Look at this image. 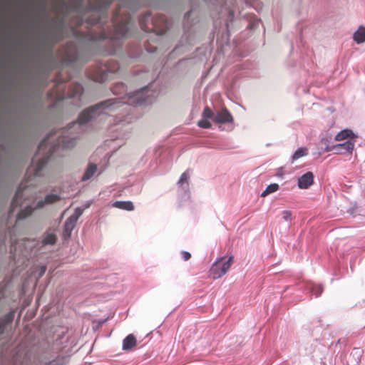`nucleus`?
I'll list each match as a JSON object with an SVG mask.
<instances>
[{
    "label": "nucleus",
    "instance_id": "1",
    "mask_svg": "<svg viewBox=\"0 0 365 365\" xmlns=\"http://www.w3.org/2000/svg\"><path fill=\"white\" fill-rule=\"evenodd\" d=\"M128 101H116L114 99H108L97 103L94 106L82 112L77 121L70 123L62 133L64 135L60 143L63 147H71L75 144L76 138L73 136L77 129L79 132H83L92 127L94 123H101L109 118V113L118 108L123 103L133 106L146 105L147 93H128Z\"/></svg>",
    "mask_w": 365,
    "mask_h": 365
},
{
    "label": "nucleus",
    "instance_id": "2",
    "mask_svg": "<svg viewBox=\"0 0 365 365\" xmlns=\"http://www.w3.org/2000/svg\"><path fill=\"white\" fill-rule=\"evenodd\" d=\"M233 263V257L230 256L227 259L225 257H220L213 263L210 272L214 279H218L222 277L229 270Z\"/></svg>",
    "mask_w": 365,
    "mask_h": 365
},
{
    "label": "nucleus",
    "instance_id": "3",
    "mask_svg": "<svg viewBox=\"0 0 365 365\" xmlns=\"http://www.w3.org/2000/svg\"><path fill=\"white\" fill-rule=\"evenodd\" d=\"M117 69H110L107 66L97 68L91 74V78L96 82L103 83L104 81L112 78L116 73Z\"/></svg>",
    "mask_w": 365,
    "mask_h": 365
},
{
    "label": "nucleus",
    "instance_id": "4",
    "mask_svg": "<svg viewBox=\"0 0 365 365\" xmlns=\"http://www.w3.org/2000/svg\"><path fill=\"white\" fill-rule=\"evenodd\" d=\"M314 183V174L307 172L298 178L297 185L300 189H308Z\"/></svg>",
    "mask_w": 365,
    "mask_h": 365
},
{
    "label": "nucleus",
    "instance_id": "5",
    "mask_svg": "<svg viewBox=\"0 0 365 365\" xmlns=\"http://www.w3.org/2000/svg\"><path fill=\"white\" fill-rule=\"evenodd\" d=\"M61 200V196L58 194L49 193L45 196L42 200H39L35 208H42L46 205H51Z\"/></svg>",
    "mask_w": 365,
    "mask_h": 365
},
{
    "label": "nucleus",
    "instance_id": "6",
    "mask_svg": "<svg viewBox=\"0 0 365 365\" xmlns=\"http://www.w3.org/2000/svg\"><path fill=\"white\" fill-rule=\"evenodd\" d=\"M232 115L227 109H222L215 113V122L217 123H232Z\"/></svg>",
    "mask_w": 365,
    "mask_h": 365
},
{
    "label": "nucleus",
    "instance_id": "7",
    "mask_svg": "<svg viewBox=\"0 0 365 365\" xmlns=\"http://www.w3.org/2000/svg\"><path fill=\"white\" fill-rule=\"evenodd\" d=\"M76 222H77V221H76L71 217H69L66 220V221L65 222V224H64L63 232L64 238L66 239V238H69L71 237V232L74 229V227L76 225Z\"/></svg>",
    "mask_w": 365,
    "mask_h": 365
},
{
    "label": "nucleus",
    "instance_id": "8",
    "mask_svg": "<svg viewBox=\"0 0 365 365\" xmlns=\"http://www.w3.org/2000/svg\"><path fill=\"white\" fill-rule=\"evenodd\" d=\"M69 94V97L68 98V101L69 103L73 105L74 106H81V99L84 97L85 93H67Z\"/></svg>",
    "mask_w": 365,
    "mask_h": 365
},
{
    "label": "nucleus",
    "instance_id": "9",
    "mask_svg": "<svg viewBox=\"0 0 365 365\" xmlns=\"http://www.w3.org/2000/svg\"><path fill=\"white\" fill-rule=\"evenodd\" d=\"M354 147V143L348 140L342 143H339L335 145L334 150L336 153L351 152Z\"/></svg>",
    "mask_w": 365,
    "mask_h": 365
},
{
    "label": "nucleus",
    "instance_id": "10",
    "mask_svg": "<svg viewBox=\"0 0 365 365\" xmlns=\"http://www.w3.org/2000/svg\"><path fill=\"white\" fill-rule=\"evenodd\" d=\"M353 38L358 44L365 42V27L360 26L354 33Z\"/></svg>",
    "mask_w": 365,
    "mask_h": 365
},
{
    "label": "nucleus",
    "instance_id": "11",
    "mask_svg": "<svg viewBox=\"0 0 365 365\" xmlns=\"http://www.w3.org/2000/svg\"><path fill=\"white\" fill-rule=\"evenodd\" d=\"M136 344V339L133 334L128 335L123 341V349L129 350Z\"/></svg>",
    "mask_w": 365,
    "mask_h": 365
},
{
    "label": "nucleus",
    "instance_id": "12",
    "mask_svg": "<svg viewBox=\"0 0 365 365\" xmlns=\"http://www.w3.org/2000/svg\"><path fill=\"white\" fill-rule=\"evenodd\" d=\"M97 171V166L96 165L93 163H90L85 171L81 180L82 181H86L90 180L96 173Z\"/></svg>",
    "mask_w": 365,
    "mask_h": 365
},
{
    "label": "nucleus",
    "instance_id": "13",
    "mask_svg": "<svg viewBox=\"0 0 365 365\" xmlns=\"http://www.w3.org/2000/svg\"><path fill=\"white\" fill-rule=\"evenodd\" d=\"M113 206L121 210L131 211L134 210V205L130 201H115Z\"/></svg>",
    "mask_w": 365,
    "mask_h": 365
},
{
    "label": "nucleus",
    "instance_id": "14",
    "mask_svg": "<svg viewBox=\"0 0 365 365\" xmlns=\"http://www.w3.org/2000/svg\"><path fill=\"white\" fill-rule=\"evenodd\" d=\"M354 135L352 130H351L349 129H344L343 130H341L336 135L335 140L336 141H341V140H345L346 138H349L350 137H353Z\"/></svg>",
    "mask_w": 365,
    "mask_h": 365
},
{
    "label": "nucleus",
    "instance_id": "15",
    "mask_svg": "<svg viewBox=\"0 0 365 365\" xmlns=\"http://www.w3.org/2000/svg\"><path fill=\"white\" fill-rule=\"evenodd\" d=\"M307 289L312 292V294L314 295L316 297H318L320 296L322 292H323V287L320 284H316L314 283H311L308 285Z\"/></svg>",
    "mask_w": 365,
    "mask_h": 365
},
{
    "label": "nucleus",
    "instance_id": "16",
    "mask_svg": "<svg viewBox=\"0 0 365 365\" xmlns=\"http://www.w3.org/2000/svg\"><path fill=\"white\" fill-rule=\"evenodd\" d=\"M188 178H189L188 172L185 171V172H184L181 175V176H180V179H179V180L178 182L180 187L182 190H186L187 189V186H188V185H187V180H188Z\"/></svg>",
    "mask_w": 365,
    "mask_h": 365
},
{
    "label": "nucleus",
    "instance_id": "17",
    "mask_svg": "<svg viewBox=\"0 0 365 365\" xmlns=\"http://www.w3.org/2000/svg\"><path fill=\"white\" fill-rule=\"evenodd\" d=\"M56 236L53 233H47L42 240L43 246L53 245L56 243Z\"/></svg>",
    "mask_w": 365,
    "mask_h": 365
},
{
    "label": "nucleus",
    "instance_id": "18",
    "mask_svg": "<svg viewBox=\"0 0 365 365\" xmlns=\"http://www.w3.org/2000/svg\"><path fill=\"white\" fill-rule=\"evenodd\" d=\"M308 154V150L304 148H299L292 155V161L294 162Z\"/></svg>",
    "mask_w": 365,
    "mask_h": 365
},
{
    "label": "nucleus",
    "instance_id": "19",
    "mask_svg": "<svg viewBox=\"0 0 365 365\" xmlns=\"http://www.w3.org/2000/svg\"><path fill=\"white\" fill-rule=\"evenodd\" d=\"M21 201V193L19 190H17L15 195L14 196L10 206V212L14 210L19 205Z\"/></svg>",
    "mask_w": 365,
    "mask_h": 365
},
{
    "label": "nucleus",
    "instance_id": "20",
    "mask_svg": "<svg viewBox=\"0 0 365 365\" xmlns=\"http://www.w3.org/2000/svg\"><path fill=\"white\" fill-rule=\"evenodd\" d=\"M279 189V185L277 183H272L269 185L266 189L262 192L261 196L264 197L270 193L277 191Z\"/></svg>",
    "mask_w": 365,
    "mask_h": 365
},
{
    "label": "nucleus",
    "instance_id": "21",
    "mask_svg": "<svg viewBox=\"0 0 365 365\" xmlns=\"http://www.w3.org/2000/svg\"><path fill=\"white\" fill-rule=\"evenodd\" d=\"M215 113L210 108L206 106L202 113V118L206 119H211L215 122Z\"/></svg>",
    "mask_w": 365,
    "mask_h": 365
},
{
    "label": "nucleus",
    "instance_id": "22",
    "mask_svg": "<svg viewBox=\"0 0 365 365\" xmlns=\"http://www.w3.org/2000/svg\"><path fill=\"white\" fill-rule=\"evenodd\" d=\"M321 144L324 145V148H322L324 152H329L334 150L335 148V146H331L329 145L328 138H323L321 140Z\"/></svg>",
    "mask_w": 365,
    "mask_h": 365
},
{
    "label": "nucleus",
    "instance_id": "23",
    "mask_svg": "<svg viewBox=\"0 0 365 365\" xmlns=\"http://www.w3.org/2000/svg\"><path fill=\"white\" fill-rule=\"evenodd\" d=\"M84 211V208L81 207H78L75 209L74 212L70 217L74 219L76 221H78V218L81 216Z\"/></svg>",
    "mask_w": 365,
    "mask_h": 365
},
{
    "label": "nucleus",
    "instance_id": "24",
    "mask_svg": "<svg viewBox=\"0 0 365 365\" xmlns=\"http://www.w3.org/2000/svg\"><path fill=\"white\" fill-rule=\"evenodd\" d=\"M197 125L202 128H211V123L208 120V119L203 118L197 122Z\"/></svg>",
    "mask_w": 365,
    "mask_h": 365
},
{
    "label": "nucleus",
    "instance_id": "25",
    "mask_svg": "<svg viewBox=\"0 0 365 365\" xmlns=\"http://www.w3.org/2000/svg\"><path fill=\"white\" fill-rule=\"evenodd\" d=\"M48 141H49V137L48 136L40 142V143L38 146V151H37L38 153H40L41 151H43L46 148V146L48 143Z\"/></svg>",
    "mask_w": 365,
    "mask_h": 365
},
{
    "label": "nucleus",
    "instance_id": "26",
    "mask_svg": "<svg viewBox=\"0 0 365 365\" xmlns=\"http://www.w3.org/2000/svg\"><path fill=\"white\" fill-rule=\"evenodd\" d=\"M32 210H33V209L31 207H29L28 211L27 210L20 211L18 214V217L19 219L26 217L27 215H30L32 212Z\"/></svg>",
    "mask_w": 365,
    "mask_h": 365
},
{
    "label": "nucleus",
    "instance_id": "27",
    "mask_svg": "<svg viewBox=\"0 0 365 365\" xmlns=\"http://www.w3.org/2000/svg\"><path fill=\"white\" fill-rule=\"evenodd\" d=\"M14 318V314L12 312L6 314L1 322L6 324V326L10 324Z\"/></svg>",
    "mask_w": 365,
    "mask_h": 365
},
{
    "label": "nucleus",
    "instance_id": "28",
    "mask_svg": "<svg viewBox=\"0 0 365 365\" xmlns=\"http://www.w3.org/2000/svg\"><path fill=\"white\" fill-rule=\"evenodd\" d=\"M181 257L185 261H187L190 259L191 255L189 252L187 251H182L181 252Z\"/></svg>",
    "mask_w": 365,
    "mask_h": 365
},
{
    "label": "nucleus",
    "instance_id": "29",
    "mask_svg": "<svg viewBox=\"0 0 365 365\" xmlns=\"http://www.w3.org/2000/svg\"><path fill=\"white\" fill-rule=\"evenodd\" d=\"M282 217L284 220L289 221L291 219V212L289 211H284Z\"/></svg>",
    "mask_w": 365,
    "mask_h": 365
},
{
    "label": "nucleus",
    "instance_id": "30",
    "mask_svg": "<svg viewBox=\"0 0 365 365\" xmlns=\"http://www.w3.org/2000/svg\"><path fill=\"white\" fill-rule=\"evenodd\" d=\"M6 324H4L3 322H0V335L3 334L6 329Z\"/></svg>",
    "mask_w": 365,
    "mask_h": 365
},
{
    "label": "nucleus",
    "instance_id": "31",
    "mask_svg": "<svg viewBox=\"0 0 365 365\" xmlns=\"http://www.w3.org/2000/svg\"><path fill=\"white\" fill-rule=\"evenodd\" d=\"M45 272H46V267H42L41 268L38 277H41L45 273Z\"/></svg>",
    "mask_w": 365,
    "mask_h": 365
},
{
    "label": "nucleus",
    "instance_id": "32",
    "mask_svg": "<svg viewBox=\"0 0 365 365\" xmlns=\"http://www.w3.org/2000/svg\"><path fill=\"white\" fill-rule=\"evenodd\" d=\"M125 30L124 31V32H123V36H125V37H126V36H128V29H127V26H125Z\"/></svg>",
    "mask_w": 365,
    "mask_h": 365
},
{
    "label": "nucleus",
    "instance_id": "33",
    "mask_svg": "<svg viewBox=\"0 0 365 365\" xmlns=\"http://www.w3.org/2000/svg\"><path fill=\"white\" fill-rule=\"evenodd\" d=\"M135 91H140V92L146 91V87H143V88H141L140 89L135 90Z\"/></svg>",
    "mask_w": 365,
    "mask_h": 365
},
{
    "label": "nucleus",
    "instance_id": "34",
    "mask_svg": "<svg viewBox=\"0 0 365 365\" xmlns=\"http://www.w3.org/2000/svg\"><path fill=\"white\" fill-rule=\"evenodd\" d=\"M47 365H58V362L56 361H51Z\"/></svg>",
    "mask_w": 365,
    "mask_h": 365
},
{
    "label": "nucleus",
    "instance_id": "35",
    "mask_svg": "<svg viewBox=\"0 0 365 365\" xmlns=\"http://www.w3.org/2000/svg\"><path fill=\"white\" fill-rule=\"evenodd\" d=\"M90 205H91V203H90V202H87V203L83 206V208H84V210H85V209H86V208H88V207H90Z\"/></svg>",
    "mask_w": 365,
    "mask_h": 365
},
{
    "label": "nucleus",
    "instance_id": "36",
    "mask_svg": "<svg viewBox=\"0 0 365 365\" xmlns=\"http://www.w3.org/2000/svg\"><path fill=\"white\" fill-rule=\"evenodd\" d=\"M189 14H190V13H189V12L186 13V14H185V18H186V17H188V16H189Z\"/></svg>",
    "mask_w": 365,
    "mask_h": 365
}]
</instances>
